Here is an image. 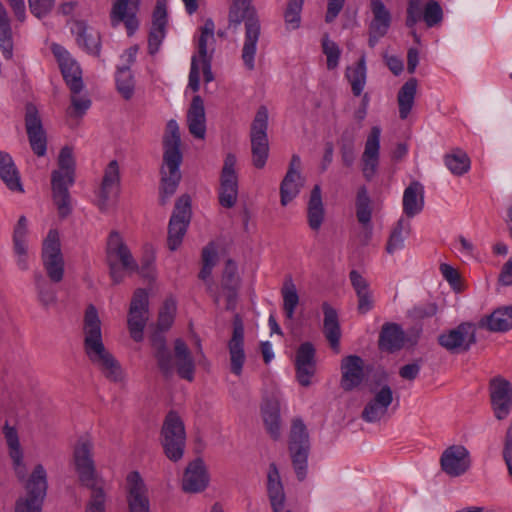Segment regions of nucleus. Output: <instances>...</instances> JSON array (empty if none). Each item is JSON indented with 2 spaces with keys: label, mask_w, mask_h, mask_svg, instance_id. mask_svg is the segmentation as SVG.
<instances>
[{
  "label": "nucleus",
  "mask_w": 512,
  "mask_h": 512,
  "mask_svg": "<svg viewBox=\"0 0 512 512\" xmlns=\"http://www.w3.org/2000/svg\"><path fill=\"white\" fill-rule=\"evenodd\" d=\"M24 122L32 151L38 157L45 156L47 151V134L43 127L40 110L33 102H27L25 105Z\"/></svg>",
  "instance_id": "obj_12"
},
{
  "label": "nucleus",
  "mask_w": 512,
  "mask_h": 512,
  "mask_svg": "<svg viewBox=\"0 0 512 512\" xmlns=\"http://www.w3.org/2000/svg\"><path fill=\"white\" fill-rule=\"evenodd\" d=\"M267 492L274 512H282L285 503V493L278 468L275 463L269 465L267 475Z\"/></svg>",
  "instance_id": "obj_36"
},
{
  "label": "nucleus",
  "mask_w": 512,
  "mask_h": 512,
  "mask_svg": "<svg viewBox=\"0 0 512 512\" xmlns=\"http://www.w3.org/2000/svg\"><path fill=\"white\" fill-rule=\"evenodd\" d=\"M304 0H289L287 8L284 13L285 23L288 29H297L300 25L301 17L300 13L302 10Z\"/></svg>",
  "instance_id": "obj_55"
},
{
  "label": "nucleus",
  "mask_w": 512,
  "mask_h": 512,
  "mask_svg": "<svg viewBox=\"0 0 512 512\" xmlns=\"http://www.w3.org/2000/svg\"><path fill=\"white\" fill-rule=\"evenodd\" d=\"M346 76L351 84L354 96H359L366 83V64L365 56L362 55L354 67H348Z\"/></svg>",
  "instance_id": "obj_49"
},
{
  "label": "nucleus",
  "mask_w": 512,
  "mask_h": 512,
  "mask_svg": "<svg viewBox=\"0 0 512 512\" xmlns=\"http://www.w3.org/2000/svg\"><path fill=\"white\" fill-rule=\"evenodd\" d=\"M189 132L196 138L203 139L206 133L205 108L202 98H193L187 112Z\"/></svg>",
  "instance_id": "obj_39"
},
{
  "label": "nucleus",
  "mask_w": 512,
  "mask_h": 512,
  "mask_svg": "<svg viewBox=\"0 0 512 512\" xmlns=\"http://www.w3.org/2000/svg\"><path fill=\"white\" fill-rule=\"evenodd\" d=\"M191 213V198L183 194L175 203L168 225L167 245L171 251L177 250L181 245L190 223Z\"/></svg>",
  "instance_id": "obj_11"
},
{
  "label": "nucleus",
  "mask_w": 512,
  "mask_h": 512,
  "mask_svg": "<svg viewBox=\"0 0 512 512\" xmlns=\"http://www.w3.org/2000/svg\"><path fill=\"white\" fill-rule=\"evenodd\" d=\"M349 278L358 298V312L360 314L368 313L374 307L373 292L368 281L356 270L350 272Z\"/></svg>",
  "instance_id": "obj_34"
},
{
  "label": "nucleus",
  "mask_w": 512,
  "mask_h": 512,
  "mask_svg": "<svg viewBox=\"0 0 512 512\" xmlns=\"http://www.w3.org/2000/svg\"><path fill=\"white\" fill-rule=\"evenodd\" d=\"M281 294L283 297L285 316L287 319L292 320L294 318L295 309L299 304V296L291 276L285 279L283 287L281 288Z\"/></svg>",
  "instance_id": "obj_48"
},
{
  "label": "nucleus",
  "mask_w": 512,
  "mask_h": 512,
  "mask_svg": "<svg viewBox=\"0 0 512 512\" xmlns=\"http://www.w3.org/2000/svg\"><path fill=\"white\" fill-rule=\"evenodd\" d=\"M267 130L268 110L265 106H261L257 110L250 129L252 164L257 169L264 168L269 156V140Z\"/></svg>",
  "instance_id": "obj_9"
},
{
  "label": "nucleus",
  "mask_w": 512,
  "mask_h": 512,
  "mask_svg": "<svg viewBox=\"0 0 512 512\" xmlns=\"http://www.w3.org/2000/svg\"><path fill=\"white\" fill-rule=\"evenodd\" d=\"M230 360V371L240 376L246 361L244 350V324L239 314L233 318L232 336L227 344Z\"/></svg>",
  "instance_id": "obj_20"
},
{
  "label": "nucleus",
  "mask_w": 512,
  "mask_h": 512,
  "mask_svg": "<svg viewBox=\"0 0 512 512\" xmlns=\"http://www.w3.org/2000/svg\"><path fill=\"white\" fill-rule=\"evenodd\" d=\"M410 232V222L401 217L390 234L386 245V251L389 254H393L395 251L402 249L404 247L405 238L410 234Z\"/></svg>",
  "instance_id": "obj_47"
},
{
  "label": "nucleus",
  "mask_w": 512,
  "mask_h": 512,
  "mask_svg": "<svg viewBox=\"0 0 512 512\" xmlns=\"http://www.w3.org/2000/svg\"><path fill=\"white\" fill-rule=\"evenodd\" d=\"M403 213L408 218H413L422 212L424 208V187L418 181L411 182L404 190Z\"/></svg>",
  "instance_id": "obj_33"
},
{
  "label": "nucleus",
  "mask_w": 512,
  "mask_h": 512,
  "mask_svg": "<svg viewBox=\"0 0 512 512\" xmlns=\"http://www.w3.org/2000/svg\"><path fill=\"white\" fill-rule=\"evenodd\" d=\"M149 319V299L145 289H137L132 297L128 313V329L136 342L143 340V331Z\"/></svg>",
  "instance_id": "obj_13"
},
{
  "label": "nucleus",
  "mask_w": 512,
  "mask_h": 512,
  "mask_svg": "<svg viewBox=\"0 0 512 512\" xmlns=\"http://www.w3.org/2000/svg\"><path fill=\"white\" fill-rule=\"evenodd\" d=\"M106 262L114 284L122 282L125 271H138V264L129 247L117 231H112L106 243Z\"/></svg>",
  "instance_id": "obj_6"
},
{
  "label": "nucleus",
  "mask_w": 512,
  "mask_h": 512,
  "mask_svg": "<svg viewBox=\"0 0 512 512\" xmlns=\"http://www.w3.org/2000/svg\"><path fill=\"white\" fill-rule=\"evenodd\" d=\"M478 326L491 332H506L512 329V307L496 309L490 315L483 317Z\"/></svg>",
  "instance_id": "obj_40"
},
{
  "label": "nucleus",
  "mask_w": 512,
  "mask_h": 512,
  "mask_svg": "<svg viewBox=\"0 0 512 512\" xmlns=\"http://www.w3.org/2000/svg\"><path fill=\"white\" fill-rule=\"evenodd\" d=\"M120 189L119 164L112 160L107 165L101 185L96 191L95 204L101 212H107L111 201L117 197Z\"/></svg>",
  "instance_id": "obj_18"
},
{
  "label": "nucleus",
  "mask_w": 512,
  "mask_h": 512,
  "mask_svg": "<svg viewBox=\"0 0 512 512\" xmlns=\"http://www.w3.org/2000/svg\"><path fill=\"white\" fill-rule=\"evenodd\" d=\"M239 277L237 275L236 263L229 259L226 261L222 276V287L238 286Z\"/></svg>",
  "instance_id": "obj_61"
},
{
  "label": "nucleus",
  "mask_w": 512,
  "mask_h": 512,
  "mask_svg": "<svg viewBox=\"0 0 512 512\" xmlns=\"http://www.w3.org/2000/svg\"><path fill=\"white\" fill-rule=\"evenodd\" d=\"M301 158L298 154H293L289 163L288 170L280 184V202L286 206L298 196L304 184L301 176Z\"/></svg>",
  "instance_id": "obj_21"
},
{
  "label": "nucleus",
  "mask_w": 512,
  "mask_h": 512,
  "mask_svg": "<svg viewBox=\"0 0 512 512\" xmlns=\"http://www.w3.org/2000/svg\"><path fill=\"white\" fill-rule=\"evenodd\" d=\"M163 163L160 168L159 203L166 205L175 194L182 174L180 166L183 161L181 152V136L178 123L171 119L167 122L162 137Z\"/></svg>",
  "instance_id": "obj_1"
},
{
  "label": "nucleus",
  "mask_w": 512,
  "mask_h": 512,
  "mask_svg": "<svg viewBox=\"0 0 512 512\" xmlns=\"http://www.w3.org/2000/svg\"><path fill=\"white\" fill-rule=\"evenodd\" d=\"M35 285L38 291L39 301L43 306L49 307L56 303V292L41 274L35 275Z\"/></svg>",
  "instance_id": "obj_53"
},
{
  "label": "nucleus",
  "mask_w": 512,
  "mask_h": 512,
  "mask_svg": "<svg viewBox=\"0 0 512 512\" xmlns=\"http://www.w3.org/2000/svg\"><path fill=\"white\" fill-rule=\"evenodd\" d=\"M209 483V475L201 458L190 462L185 469L182 489L186 493H199L206 489Z\"/></svg>",
  "instance_id": "obj_26"
},
{
  "label": "nucleus",
  "mask_w": 512,
  "mask_h": 512,
  "mask_svg": "<svg viewBox=\"0 0 512 512\" xmlns=\"http://www.w3.org/2000/svg\"><path fill=\"white\" fill-rule=\"evenodd\" d=\"M404 345V332L400 325L387 322L383 324L378 340L381 351L393 353L400 350Z\"/></svg>",
  "instance_id": "obj_35"
},
{
  "label": "nucleus",
  "mask_w": 512,
  "mask_h": 512,
  "mask_svg": "<svg viewBox=\"0 0 512 512\" xmlns=\"http://www.w3.org/2000/svg\"><path fill=\"white\" fill-rule=\"evenodd\" d=\"M476 342V327L469 322H463L438 336L439 345L451 353L467 352Z\"/></svg>",
  "instance_id": "obj_15"
},
{
  "label": "nucleus",
  "mask_w": 512,
  "mask_h": 512,
  "mask_svg": "<svg viewBox=\"0 0 512 512\" xmlns=\"http://www.w3.org/2000/svg\"><path fill=\"white\" fill-rule=\"evenodd\" d=\"M387 412V408L380 406V404H377L376 402L370 399L361 413V418L365 422L375 423L380 421L383 417H385Z\"/></svg>",
  "instance_id": "obj_56"
},
{
  "label": "nucleus",
  "mask_w": 512,
  "mask_h": 512,
  "mask_svg": "<svg viewBox=\"0 0 512 512\" xmlns=\"http://www.w3.org/2000/svg\"><path fill=\"white\" fill-rule=\"evenodd\" d=\"M77 28L78 45L85 49L88 53L98 56L101 46L100 34L97 31L86 27L83 23H78Z\"/></svg>",
  "instance_id": "obj_45"
},
{
  "label": "nucleus",
  "mask_w": 512,
  "mask_h": 512,
  "mask_svg": "<svg viewBox=\"0 0 512 512\" xmlns=\"http://www.w3.org/2000/svg\"><path fill=\"white\" fill-rule=\"evenodd\" d=\"M288 450L296 477L303 481L307 476L310 440L307 428L299 418L292 421Z\"/></svg>",
  "instance_id": "obj_7"
},
{
  "label": "nucleus",
  "mask_w": 512,
  "mask_h": 512,
  "mask_svg": "<svg viewBox=\"0 0 512 512\" xmlns=\"http://www.w3.org/2000/svg\"><path fill=\"white\" fill-rule=\"evenodd\" d=\"M444 19V13L439 2L429 0L425 3L424 10L422 11L421 20L424 21L428 28L439 26Z\"/></svg>",
  "instance_id": "obj_51"
},
{
  "label": "nucleus",
  "mask_w": 512,
  "mask_h": 512,
  "mask_svg": "<svg viewBox=\"0 0 512 512\" xmlns=\"http://www.w3.org/2000/svg\"><path fill=\"white\" fill-rule=\"evenodd\" d=\"M51 50L56 57L64 80L72 93L77 94L83 88L82 71L75 59L61 45L53 43Z\"/></svg>",
  "instance_id": "obj_19"
},
{
  "label": "nucleus",
  "mask_w": 512,
  "mask_h": 512,
  "mask_svg": "<svg viewBox=\"0 0 512 512\" xmlns=\"http://www.w3.org/2000/svg\"><path fill=\"white\" fill-rule=\"evenodd\" d=\"M176 313V301L172 298L165 300L162 308L159 311L157 328L161 331L168 330L173 322Z\"/></svg>",
  "instance_id": "obj_54"
},
{
  "label": "nucleus",
  "mask_w": 512,
  "mask_h": 512,
  "mask_svg": "<svg viewBox=\"0 0 512 512\" xmlns=\"http://www.w3.org/2000/svg\"><path fill=\"white\" fill-rule=\"evenodd\" d=\"M151 345L161 374L165 379H171L174 375L173 356L166 345L163 331L159 330L152 334Z\"/></svg>",
  "instance_id": "obj_29"
},
{
  "label": "nucleus",
  "mask_w": 512,
  "mask_h": 512,
  "mask_svg": "<svg viewBox=\"0 0 512 512\" xmlns=\"http://www.w3.org/2000/svg\"><path fill=\"white\" fill-rule=\"evenodd\" d=\"M28 233L27 219L25 216H21L18 219L16 226L13 231V246H18L22 249V245H27L26 236Z\"/></svg>",
  "instance_id": "obj_62"
},
{
  "label": "nucleus",
  "mask_w": 512,
  "mask_h": 512,
  "mask_svg": "<svg viewBox=\"0 0 512 512\" xmlns=\"http://www.w3.org/2000/svg\"><path fill=\"white\" fill-rule=\"evenodd\" d=\"M47 473L43 465L35 466L27 479L25 488L27 498H20L16 502L15 512H41V506L47 492Z\"/></svg>",
  "instance_id": "obj_10"
},
{
  "label": "nucleus",
  "mask_w": 512,
  "mask_h": 512,
  "mask_svg": "<svg viewBox=\"0 0 512 512\" xmlns=\"http://www.w3.org/2000/svg\"><path fill=\"white\" fill-rule=\"evenodd\" d=\"M111 10V23L113 26L124 22L131 35L138 28L136 13L139 9L140 0H113Z\"/></svg>",
  "instance_id": "obj_27"
},
{
  "label": "nucleus",
  "mask_w": 512,
  "mask_h": 512,
  "mask_svg": "<svg viewBox=\"0 0 512 512\" xmlns=\"http://www.w3.org/2000/svg\"><path fill=\"white\" fill-rule=\"evenodd\" d=\"M42 260L49 279L58 283L64 276V259L61 253L59 235L50 230L43 243Z\"/></svg>",
  "instance_id": "obj_14"
},
{
  "label": "nucleus",
  "mask_w": 512,
  "mask_h": 512,
  "mask_svg": "<svg viewBox=\"0 0 512 512\" xmlns=\"http://www.w3.org/2000/svg\"><path fill=\"white\" fill-rule=\"evenodd\" d=\"M175 363L174 369L180 378L189 382L193 381L195 373V362L187 344L180 338L174 342Z\"/></svg>",
  "instance_id": "obj_31"
},
{
  "label": "nucleus",
  "mask_w": 512,
  "mask_h": 512,
  "mask_svg": "<svg viewBox=\"0 0 512 512\" xmlns=\"http://www.w3.org/2000/svg\"><path fill=\"white\" fill-rule=\"evenodd\" d=\"M91 107L89 98H71L70 105L66 108V117L69 123L76 124Z\"/></svg>",
  "instance_id": "obj_52"
},
{
  "label": "nucleus",
  "mask_w": 512,
  "mask_h": 512,
  "mask_svg": "<svg viewBox=\"0 0 512 512\" xmlns=\"http://www.w3.org/2000/svg\"><path fill=\"white\" fill-rule=\"evenodd\" d=\"M325 219V208L322 201V191L319 185L311 190L307 204V221L311 230L318 231Z\"/></svg>",
  "instance_id": "obj_38"
},
{
  "label": "nucleus",
  "mask_w": 512,
  "mask_h": 512,
  "mask_svg": "<svg viewBox=\"0 0 512 512\" xmlns=\"http://www.w3.org/2000/svg\"><path fill=\"white\" fill-rule=\"evenodd\" d=\"M79 481L90 490L85 512H105L104 481L96 476L93 461V443L85 437L78 440L73 453Z\"/></svg>",
  "instance_id": "obj_3"
},
{
  "label": "nucleus",
  "mask_w": 512,
  "mask_h": 512,
  "mask_svg": "<svg viewBox=\"0 0 512 512\" xmlns=\"http://www.w3.org/2000/svg\"><path fill=\"white\" fill-rule=\"evenodd\" d=\"M3 433L9 447V455L13 461L14 471L19 480H24L26 476L25 465L23 464V454L20 448L18 433L14 427L9 426L8 422L3 427Z\"/></svg>",
  "instance_id": "obj_37"
},
{
  "label": "nucleus",
  "mask_w": 512,
  "mask_h": 512,
  "mask_svg": "<svg viewBox=\"0 0 512 512\" xmlns=\"http://www.w3.org/2000/svg\"><path fill=\"white\" fill-rule=\"evenodd\" d=\"M167 0H157L153 11L152 27L164 28L167 24Z\"/></svg>",
  "instance_id": "obj_63"
},
{
  "label": "nucleus",
  "mask_w": 512,
  "mask_h": 512,
  "mask_svg": "<svg viewBox=\"0 0 512 512\" xmlns=\"http://www.w3.org/2000/svg\"><path fill=\"white\" fill-rule=\"evenodd\" d=\"M371 11L373 19L370 22L369 29L387 33L391 25V14L385 7L382 0H371Z\"/></svg>",
  "instance_id": "obj_46"
},
{
  "label": "nucleus",
  "mask_w": 512,
  "mask_h": 512,
  "mask_svg": "<svg viewBox=\"0 0 512 512\" xmlns=\"http://www.w3.org/2000/svg\"><path fill=\"white\" fill-rule=\"evenodd\" d=\"M437 311V304L429 302L414 306L407 312V314L412 320H422L436 315Z\"/></svg>",
  "instance_id": "obj_58"
},
{
  "label": "nucleus",
  "mask_w": 512,
  "mask_h": 512,
  "mask_svg": "<svg viewBox=\"0 0 512 512\" xmlns=\"http://www.w3.org/2000/svg\"><path fill=\"white\" fill-rule=\"evenodd\" d=\"M236 156L226 155L220 176L219 203L222 207L232 208L238 197V176L235 170Z\"/></svg>",
  "instance_id": "obj_16"
},
{
  "label": "nucleus",
  "mask_w": 512,
  "mask_h": 512,
  "mask_svg": "<svg viewBox=\"0 0 512 512\" xmlns=\"http://www.w3.org/2000/svg\"><path fill=\"white\" fill-rule=\"evenodd\" d=\"M261 412L267 432L274 440H278L281 436L279 402L276 399L265 400Z\"/></svg>",
  "instance_id": "obj_41"
},
{
  "label": "nucleus",
  "mask_w": 512,
  "mask_h": 512,
  "mask_svg": "<svg viewBox=\"0 0 512 512\" xmlns=\"http://www.w3.org/2000/svg\"><path fill=\"white\" fill-rule=\"evenodd\" d=\"M381 128L373 126L366 139L361 156L362 174L366 181H372L379 167Z\"/></svg>",
  "instance_id": "obj_23"
},
{
  "label": "nucleus",
  "mask_w": 512,
  "mask_h": 512,
  "mask_svg": "<svg viewBox=\"0 0 512 512\" xmlns=\"http://www.w3.org/2000/svg\"><path fill=\"white\" fill-rule=\"evenodd\" d=\"M165 37V29L158 27H151L148 38V51L149 54L154 55L158 52L162 40Z\"/></svg>",
  "instance_id": "obj_64"
},
{
  "label": "nucleus",
  "mask_w": 512,
  "mask_h": 512,
  "mask_svg": "<svg viewBox=\"0 0 512 512\" xmlns=\"http://www.w3.org/2000/svg\"><path fill=\"white\" fill-rule=\"evenodd\" d=\"M84 350L89 360L96 365L110 381L122 379V369L102 341L101 321L97 309L89 305L84 316Z\"/></svg>",
  "instance_id": "obj_2"
},
{
  "label": "nucleus",
  "mask_w": 512,
  "mask_h": 512,
  "mask_svg": "<svg viewBox=\"0 0 512 512\" xmlns=\"http://www.w3.org/2000/svg\"><path fill=\"white\" fill-rule=\"evenodd\" d=\"M295 366L300 385L309 386L310 378L316 371L315 348L311 342H304L299 346L296 352Z\"/></svg>",
  "instance_id": "obj_25"
},
{
  "label": "nucleus",
  "mask_w": 512,
  "mask_h": 512,
  "mask_svg": "<svg viewBox=\"0 0 512 512\" xmlns=\"http://www.w3.org/2000/svg\"><path fill=\"white\" fill-rule=\"evenodd\" d=\"M58 165L59 170H54L51 175L53 201L59 216L65 218L72 211L69 187L74 184L75 161L70 147L65 146L61 149Z\"/></svg>",
  "instance_id": "obj_5"
},
{
  "label": "nucleus",
  "mask_w": 512,
  "mask_h": 512,
  "mask_svg": "<svg viewBox=\"0 0 512 512\" xmlns=\"http://www.w3.org/2000/svg\"><path fill=\"white\" fill-rule=\"evenodd\" d=\"M241 23L245 25V39L241 58L248 70L255 68V55L261 26L252 0H233L228 14V29L236 31Z\"/></svg>",
  "instance_id": "obj_4"
},
{
  "label": "nucleus",
  "mask_w": 512,
  "mask_h": 512,
  "mask_svg": "<svg viewBox=\"0 0 512 512\" xmlns=\"http://www.w3.org/2000/svg\"><path fill=\"white\" fill-rule=\"evenodd\" d=\"M369 391L373 394L371 400L380 404L385 408H389V406L393 402V391L391 387L387 383V376L385 373H382L378 380L372 382L369 385Z\"/></svg>",
  "instance_id": "obj_44"
},
{
  "label": "nucleus",
  "mask_w": 512,
  "mask_h": 512,
  "mask_svg": "<svg viewBox=\"0 0 512 512\" xmlns=\"http://www.w3.org/2000/svg\"><path fill=\"white\" fill-rule=\"evenodd\" d=\"M322 311L324 315L323 319V333L325 338L329 342V345L333 351L339 353L340 351V338H341V327L339 317L336 309H334L329 303L324 302L322 304Z\"/></svg>",
  "instance_id": "obj_30"
},
{
  "label": "nucleus",
  "mask_w": 512,
  "mask_h": 512,
  "mask_svg": "<svg viewBox=\"0 0 512 512\" xmlns=\"http://www.w3.org/2000/svg\"><path fill=\"white\" fill-rule=\"evenodd\" d=\"M489 394L495 418L506 419L512 411V384L505 378L496 376L489 382Z\"/></svg>",
  "instance_id": "obj_17"
},
{
  "label": "nucleus",
  "mask_w": 512,
  "mask_h": 512,
  "mask_svg": "<svg viewBox=\"0 0 512 512\" xmlns=\"http://www.w3.org/2000/svg\"><path fill=\"white\" fill-rule=\"evenodd\" d=\"M214 30L215 24L211 18L205 20L204 25L200 28V37L198 39V58L199 61L212 59L214 53Z\"/></svg>",
  "instance_id": "obj_42"
},
{
  "label": "nucleus",
  "mask_w": 512,
  "mask_h": 512,
  "mask_svg": "<svg viewBox=\"0 0 512 512\" xmlns=\"http://www.w3.org/2000/svg\"><path fill=\"white\" fill-rule=\"evenodd\" d=\"M445 165L452 174L461 176L468 172L470 168V159L464 151L457 149L451 154H447L445 156Z\"/></svg>",
  "instance_id": "obj_50"
},
{
  "label": "nucleus",
  "mask_w": 512,
  "mask_h": 512,
  "mask_svg": "<svg viewBox=\"0 0 512 512\" xmlns=\"http://www.w3.org/2000/svg\"><path fill=\"white\" fill-rule=\"evenodd\" d=\"M443 472L451 477H458L467 472L471 460L469 451L462 445H452L446 448L440 458Z\"/></svg>",
  "instance_id": "obj_22"
},
{
  "label": "nucleus",
  "mask_w": 512,
  "mask_h": 512,
  "mask_svg": "<svg viewBox=\"0 0 512 512\" xmlns=\"http://www.w3.org/2000/svg\"><path fill=\"white\" fill-rule=\"evenodd\" d=\"M56 0H28L30 12L38 19L47 16L54 8Z\"/></svg>",
  "instance_id": "obj_59"
},
{
  "label": "nucleus",
  "mask_w": 512,
  "mask_h": 512,
  "mask_svg": "<svg viewBox=\"0 0 512 512\" xmlns=\"http://www.w3.org/2000/svg\"><path fill=\"white\" fill-rule=\"evenodd\" d=\"M13 38L8 13L0 1V48L6 59L13 56Z\"/></svg>",
  "instance_id": "obj_43"
},
{
  "label": "nucleus",
  "mask_w": 512,
  "mask_h": 512,
  "mask_svg": "<svg viewBox=\"0 0 512 512\" xmlns=\"http://www.w3.org/2000/svg\"><path fill=\"white\" fill-rule=\"evenodd\" d=\"M116 85L118 92L123 94V96H129L133 93L134 81L128 67L118 69Z\"/></svg>",
  "instance_id": "obj_57"
},
{
  "label": "nucleus",
  "mask_w": 512,
  "mask_h": 512,
  "mask_svg": "<svg viewBox=\"0 0 512 512\" xmlns=\"http://www.w3.org/2000/svg\"><path fill=\"white\" fill-rule=\"evenodd\" d=\"M364 362L357 355H349L341 362V388L344 391H352L357 388L364 379Z\"/></svg>",
  "instance_id": "obj_28"
},
{
  "label": "nucleus",
  "mask_w": 512,
  "mask_h": 512,
  "mask_svg": "<svg viewBox=\"0 0 512 512\" xmlns=\"http://www.w3.org/2000/svg\"><path fill=\"white\" fill-rule=\"evenodd\" d=\"M0 179L12 192L23 193L20 172L11 155L0 150Z\"/></svg>",
  "instance_id": "obj_32"
},
{
  "label": "nucleus",
  "mask_w": 512,
  "mask_h": 512,
  "mask_svg": "<svg viewBox=\"0 0 512 512\" xmlns=\"http://www.w3.org/2000/svg\"><path fill=\"white\" fill-rule=\"evenodd\" d=\"M161 443L164 453L171 461H179L184 454L186 432L184 423L177 412L167 413L161 429Z\"/></svg>",
  "instance_id": "obj_8"
},
{
  "label": "nucleus",
  "mask_w": 512,
  "mask_h": 512,
  "mask_svg": "<svg viewBox=\"0 0 512 512\" xmlns=\"http://www.w3.org/2000/svg\"><path fill=\"white\" fill-rule=\"evenodd\" d=\"M323 52L327 57V67L328 69H334L338 65L339 57H340V49L338 45L330 41L328 39H325L323 41Z\"/></svg>",
  "instance_id": "obj_60"
},
{
  "label": "nucleus",
  "mask_w": 512,
  "mask_h": 512,
  "mask_svg": "<svg viewBox=\"0 0 512 512\" xmlns=\"http://www.w3.org/2000/svg\"><path fill=\"white\" fill-rule=\"evenodd\" d=\"M127 504L130 512H150L148 489L141 475L132 471L127 475Z\"/></svg>",
  "instance_id": "obj_24"
}]
</instances>
